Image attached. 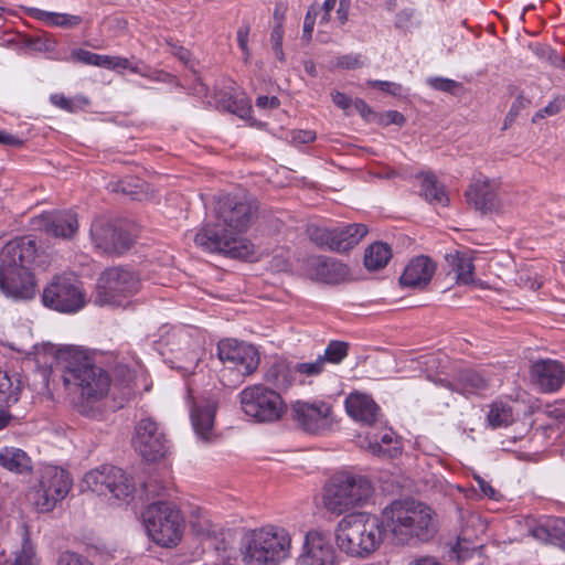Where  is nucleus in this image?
Instances as JSON below:
<instances>
[{"label": "nucleus", "mask_w": 565, "mask_h": 565, "mask_svg": "<svg viewBox=\"0 0 565 565\" xmlns=\"http://www.w3.org/2000/svg\"><path fill=\"white\" fill-rule=\"evenodd\" d=\"M214 222L205 223L194 236L198 247L231 258L246 259L254 245L242 237L254 221L256 206L239 194H222L214 203Z\"/></svg>", "instance_id": "f257e3e1"}, {"label": "nucleus", "mask_w": 565, "mask_h": 565, "mask_svg": "<svg viewBox=\"0 0 565 565\" xmlns=\"http://www.w3.org/2000/svg\"><path fill=\"white\" fill-rule=\"evenodd\" d=\"M54 359L62 372L61 377L73 407L84 416L94 417L98 403L110 387L108 373L77 347L58 348L54 352Z\"/></svg>", "instance_id": "f03ea898"}, {"label": "nucleus", "mask_w": 565, "mask_h": 565, "mask_svg": "<svg viewBox=\"0 0 565 565\" xmlns=\"http://www.w3.org/2000/svg\"><path fill=\"white\" fill-rule=\"evenodd\" d=\"M386 533L398 545L430 541L438 532L436 514L427 504L413 499L395 500L382 511Z\"/></svg>", "instance_id": "7ed1b4c3"}, {"label": "nucleus", "mask_w": 565, "mask_h": 565, "mask_svg": "<svg viewBox=\"0 0 565 565\" xmlns=\"http://www.w3.org/2000/svg\"><path fill=\"white\" fill-rule=\"evenodd\" d=\"M35 239L17 237L0 250V291L14 299H32L35 294Z\"/></svg>", "instance_id": "20e7f679"}, {"label": "nucleus", "mask_w": 565, "mask_h": 565, "mask_svg": "<svg viewBox=\"0 0 565 565\" xmlns=\"http://www.w3.org/2000/svg\"><path fill=\"white\" fill-rule=\"evenodd\" d=\"M385 533L382 515L351 513L337 524L335 542L348 556L366 558L381 546Z\"/></svg>", "instance_id": "39448f33"}, {"label": "nucleus", "mask_w": 565, "mask_h": 565, "mask_svg": "<svg viewBox=\"0 0 565 565\" xmlns=\"http://www.w3.org/2000/svg\"><path fill=\"white\" fill-rule=\"evenodd\" d=\"M373 492L374 488L366 477L335 473L323 487V505L330 513L340 515L362 507Z\"/></svg>", "instance_id": "423d86ee"}, {"label": "nucleus", "mask_w": 565, "mask_h": 565, "mask_svg": "<svg viewBox=\"0 0 565 565\" xmlns=\"http://www.w3.org/2000/svg\"><path fill=\"white\" fill-rule=\"evenodd\" d=\"M291 536L276 525L254 530L247 539L243 561L247 565H279L289 557Z\"/></svg>", "instance_id": "0eeeda50"}, {"label": "nucleus", "mask_w": 565, "mask_h": 565, "mask_svg": "<svg viewBox=\"0 0 565 565\" xmlns=\"http://www.w3.org/2000/svg\"><path fill=\"white\" fill-rule=\"evenodd\" d=\"M143 524L151 540L163 547L175 546L182 537L181 511L168 502H154L142 513Z\"/></svg>", "instance_id": "6e6552de"}, {"label": "nucleus", "mask_w": 565, "mask_h": 565, "mask_svg": "<svg viewBox=\"0 0 565 565\" xmlns=\"http://www.w3.org/2000/svg\"><path fill=\"white\" fill-rule=\"evenodd\" d=\"M140 288L136 273L122 267L105 269L98 277L92 301L98 307H118Z\"/></svg>", "instance_id": "1a4fd4ad"}, {"label": "nucleus", "mask_w": 565, "mask_h": 565, "mask_svg": "<svg viewBox=\"0 0 565 565\" xmlns=\"http://www.w3.org/2000/svg\"><path fill=\"white\" fill-rule=\"evenodd\" d=\"M243 412L257 422L273 423L281 418L286 405L279 393L263 384H255L239 393Z\"/></svg>", "instance_id": "9d476101"}, {"label": "nucleus", "mask_w": 565, "mask_h": 565, "mask_svg": "<svg viewBox=\"0 0 565 565\" xmlns=\"http://www.w3.org/2000/svg\"><path fill=\"white\" fill-rule=\"evenodd\" d=\"M83 484L98 495H110L117 500L127 501L132 498L135 482L122 469L104 465L88 471L83 478Z\"/></svg>", "instance_id": "9b49d317"}, {"label": "nucleus", "mask_w": 565, "mask_h": 565, "mask_svg": "<svg viewBox=\"0 0 565 565\" xmlns=\"http://www.w3.org/2000/svg\"><path fill=\"white\" fill-rule=\"evenodd\" d=\"M42 302L47 308L72 313L77 312L85 306L86 295L77 281L56 276L44 288Z\"/></svg>", "instance_id": "f8f14e48"}, {"label": "nucleus", "mask_w": 565, "mask_h": 565, "mask_svg": "<svg viewBox=\"0 0 565 565\" xmlns=\"http://www.w3.org/2000/svg\"><path fill=\"white\" fill-rule=\"evenodd\" d=\"M89 237L95 249L106 255H121L135 243V236L128 230L105 217L94 218Z\"/></svg>", "instance_id": "ddd939ff"}, {"label": "nucleus", "mask_w": 565, "mask_h": 565, "mask_svg": "<svg viewBox=\"0 0 565 565\" xmlns=\"http://www.w3.org/2000/svg\"><path fill=\"white\" fill-rule=\"evenodd\" d=\"M72 488V479L67 471L55 466L41 469L38 484V511L50 512L62 501Z\"/></svg>", "instance_id": "4468645a"}, {"label": "nucleus", "mask_w": 565, "mask_h": 565, "mask_svg": "<svg viewBox=\"0 0 565 565\" xmlns=\"http://www.w3.org/2000/svg\"><path fill=\"white\" fill-rule=\"evenodd\" d=\"M220 360L230 369H235L243 376L250 375L259 365L260 356L257 349L234 339L221 340L217 344Z\"/></svg>", "instance_id": "2eb2a0df"}, {"label": "nucleus", "mask_w": 565, "mask_h": 565, "mask_svg": "<svg viewBox=\"0 0 565 565\" xmlns=\"http://www.w3.org/2000/svg\"><path fill=\"white\" fill-rule=\"evenodd\" d=\"M132 445L147 461H157L168 450L164 433L151 418H143L137 424Z\"/></svg>", "instance_id": "dca6fc26"}, {"label": "nucleus", "mask_w": 565, "mask_h": 565, "mask_svg": "<svg viewBox=\"0 0 565 565\" xmlns=\"http://www.w3.org/2000/svg\"><path fill=\"white\" fill-rule=\"evenodd\" d=\"M291 417L309 434H320L332 425V408L324 402L297 401L291 405Z\"/></svg>", "instance_id": "f3484780"}, {"label": "nucleus", "mask_w": 565, "mask_h": 565, "mask_svg": "<svg viewBox=\"0 0 565 565\" xmlns=\"http://www.w3.org/2000/svg\"><path fill=\"white\" fill-rule=\"evenodd\" d=\"M499 183L479 173L475 175L465 193L468 204L482 214L498 212L502 202L499 196Z\"/></svg>", "instance_id": "a211bd4d"}, {"label": "nucleus", "mask_w": 565, "mask_h": 565, "mask_svg": "<svg viewBox=\"0 0 565 565\" xmlns=\"http://www.w3.org/2000/svg\"><path fill=\"white\" fill-rule=\"evenodd\" d=\"M38 231L54 238L71 239L78 231L77 215L68 210L41 212L38 215Z\"/></svg>", "instance_id": "6ab92c4d"}, {"label": "nucleus", "mask_w": 565, "mask_h": 565, "mask_svg": "<svg viewBox=\"0 0 565 565\" xmlns=\"http://www.w3.org/2000/svg\"><path fill=\"white\" fill-rule=\"evenodd\" d=\"M334 562L335 551L330 540L321 532L309 531L297 565H334Z\"/></svg>", "instance_id": "aec40b11"}, {"label": "nucleus", "mask_w": 565, "mask_h": 565, "mask_svg": "<svg viewBox=\"0 0 565 565\" xmlns=\"http://www.w3.org/2000/svg\"><path fill=\"white\" fill-rule=\"evenodd\" d=\"M532 382L542 393H555L565 384V365L557 360H540L531 366Z\"/></svg>", "instance_id": "412c9836"}, {"label": "nucleus", "mask_w": 565, "mask_h": 565, "mask_svg": "<svg viewBox=\"0 0 565 565\" xmlns=\"http://www.w3.org/2000/svg\"><path fill=\"white\" fill-rule=\"evenodd\" d=\"M345 409L350 417L366 426L374 425L381 415V408L375 401L362 393H351L345 398Z\"/></svg>", "instance_id": "4be33fe9"}, {"label": "nucleus", "mask_w": 565, "mask_h": 565, "mask_svg": "<svg viewBox=\"0 0 565 565\" xmlns=\"http://www.w3.org/2000/svg\"><path fill=\"white\" fill-rule=\"evenodd\" d=\"M440 385L461 395H473L486 391L489 386L488 380L482 373L472 369L458 371L451 381L439 380Z\"/></svg>", "instance_id": "5701e85b"}, {"label": "nucleus", "mask_w": 565, "mask_h": 565, "mask_svg": "<svg viewBox=\"0 0 565 565\" xmlns=\"http://www.w3.org/2000/svg\"><path fill=\"white\" fill-rule=\"evenodd\" d=\"M435 268V264L430 258L417 256L405 267L399 282L403 287L423 289L431 280Z\"/></svg>", "instance_id": "b1692460"}, {"label": "nucleus", "mask_w": 565, "mask_h": 565, "mask_svg": "<svg viewBox=\"0 0 565 565\" xmlns=\"http://www.w3.org/2000/svg\"><path fill=\"white\" fill-rule=\"evenodd\" d=\"M217 404L213 399H206L203 403H195L191 411V420L196 435L209 440L214 426V417Z\"/></svg>", "instance_id": "393cba45"}, {"label": "nucleus", "mask_w": 565, "mask_h": 565, "mask_svg": "<svg viewBox=\"0 0 565 565\" xmlns=\"http://www.w3.org/2000/svg\"><path fill=\"white\" fill-rule=\"evenodd\" d=\"M531 534L539 541L565 548V519L546 518L531 529Z\"/></svg>", "instance_id": "a878e982"}, {"label": "nucleus", "mask_w": 565, "mask_h": 565, "mask_svg": "<svg viewBox=\"0 0 565 565\" xmlns=\"http://www.w3.org/2000/svg\"><path fill=\"white\" fill-rule=\"evenodd\" d=\"M312 276L322 282L337 284L348 275V267L334 259L318 257L310 263Z\"/></svg>", "instance_id": "bb28decb"}, {"label": "nucleus", "mask_w": 565, "mask_h": 565, "mask_svg": "<svg viewBox=\"0 0 565 565\" xmlns=\"http://www.w3.org/2000/svg\"><path fill=\"white\" fill-rule=\"evenodd\" d=\"M366 234V225L360 223L335 227L332 250L347 252L358 245Z\"/></svg>", "instance_id": "cd10ccee"}, {"label": "nucleus", "mask_w": 565, "mask_h": 565, "mask_svg": "<svg viewBox=\"0 0 565 565\" xmlns=\"http://www.w3.org/2000/svg\"><path fill=\"white\" fill-rule=\"evenodd\" d=\"M24 382L20 374L0 370V407H11L21 397Z\"/></svg>", "instance_id": "c85d7f7f"}, {"label": "nucleus", "mask_w": 565, "mask_h": 565, "mask_svg": "<svg viewBox=\"0 0 565 565\" xmlns=\"http://www.w3.org/2000/svg\"><path fill=\"white\" fill-rule=\"evenodd\" d=\"M0 466L11 472L23 475L32 472L33 462L24 450L3 447L0 450Z\"/></svg>", "instance_id": "c756f323"}, {"label": "nucleus", "mask_w": 565, "mask_h": 565, "mask_svg": "<svg viewBox=\"0 0 565 565\" xmlns=\"http://www.w3.org/2000/svg\"><path fill=\"white\" fill-rule=\"evenodd\" d=\"M447 260L451 270L456 274V281L459 285H469L475 281L473 257L470 253L456 252L449 254Z\"/></svg>", "instance_id": "7c9ffc66"}, {"label": "nucleus", "mask_w": 565, "mask_h": 565, "mask_svg": "<svg viewBox=\"0 0 565 565\" xmlns=\"http://www.w3.org/2000/svg\"><path fill=\"white\" fill-rule=\"evenodd\" d=\"M264 379L277 390H287L296 380L294 365L284 361L275 362L266 370Z\"/></svg>", "instance_id": "2f4dec72"}, {"label": "nucleus", "mask_w": 565, "mask_h": 565, "mask_svg": "<svg viewBox=\"0 0 565 565\" xmlns=\"http://www.w3.org/2000/svg\"><path fill=\"white\" fill-rule=\"evenodd\" d=\"M487 531V524L481 519L480 514L468 512L461 515V526L459 536L460 540L466 542H480V536Z\"/></svg>", "instance_id": "473e14b6"}, {"label": "nucleus", "mask_w": 565, "mask_h": 565, "mask_svg": "<svg viewBox=\"0 0 565 565\" xmlns=\"http://www.w3.org/2000/svg\"><path fill=\"white\" fill-rule=\"evenodd\" d=\"M392 257L390 245L382 242L371 244L364 253V265L369 270H379L385 267Z\"/></svg>", "instance_id": "72a5a7b5"}, {"label": "nucleus", "mask_w": 565, "mask_h": 565, "mask_svg": "<svg viewBox=\"0 0 565 565\" xmlns=\"http://www.w3.org/2000/svg\"><path fill=\"white\" fill-rule=\"evenodd\" d=\"M420 194L431 204L447 205L448 196L433 173L423 174Z\"/></svg>", "instance_id": "f704fd0d"}, {"label": "nucleus", "mask_w": 565, "mask_h": 565, "mask_svg": "<svg viewBox=\"0 0 565 565\" xmlns=\"http://www.w3.org/2000/svg\"><path fill=\"white\" fill-rule=\"evenodd\" d=\"M487 420L492 428L508 427L514 422L512 407L502 402H493L490 405Z\"/></svg>", "instance_id": "c9c22d12"}, {"label": "nucleus", "mask_w": 565, "mask_h": 565, "mask_svg": "<svg viewBox=\"0 0 565 565\" xmlns=\"http://www.w3.org/2000/svg\"><path fill=\"white\" fill-rule=\"evenodd\" d=\"M41 20L50 26H60L64 29H73L79 25L83 21L82 17L67 14V13H56V12H47L44 10L38 9V21Z\"/></svg>", "instance_id": "e433bc0d"}, {"label": "nucleus", "mask_w": 565, "mask_h": 565, "mask_svg": "<svg viewBox=\"0 0 565 565\" xmlns=\"http://www.w3.org/2000/svg\"><path fill=\"white\" fill-rule=\"evenodd\" d=\"M218 100L222 103L224 109L228 113L235 114L239 118L248 119L253 113L252 105L244 97L242 98H233L232 96L227 97L226 93H220Z\"/></svg>", "instance_id": "4c0bfd02"}, {"label": "nucleus", "mask_w": 565, "mask_h": 565, "mask_svg": "<svg viewBox=\"0 0 565 565\" xmlns=\"http://www.w3.org/2000/svg\"><path fill=\"white\" fill-rule=\"evenodd\" d=\"M349 354V343L344 341L332 340L328 343L324 353L321 356L324 365L340 364Z\"/></svg>", "instance_id": "58836bf2"}, {"label": "nucleus", "mask_w": 565, "mask_h": 565, "mask_svg": "<svg viewBox=\"0 0 565 565\" xmlns=\"http://www.w3.org/2000/svg\"><path fill=\"white\" fill-rule=\"evenodd\" d=\"M310 239L319 247L332 250L334 228L310 226L308 228Z\"/></svg>", "instance_id": "ea45409f"}, {"label": "nucleus", "mask_w": 565, "mask_h": 565, "mask_svg": "<svg viewBox=\"0 0 565 565\" xmlns=\"http://www.w3.org/2000/svg\"><path fill=\"white\" fill-rule=\"evenodd\" d=\"M482 546L481 542H466L460 540L458 535L456 544L451 547V557H455L458 562H463L471 557L473 552Z\"/></svg>", "instance_id": "a19ab883"}, {"label": "nucleus", "mask_w": 565, "mask_h": 565, "mask_svg": "<svg viewBox=\"0 0 565 565\" xmlns=\"http://www.w3.org/2000/svg\"><path fill=\"white\" fill-rule=\"evenodd\" d=\"M72 56L75 61L83 64L104 67L106 55H100L84 49H78L72 52Z\"/></svg>", "instance_id": "79ce46f5"}, {"label": "nucleus", "mask_w": 565, "mask_h": 565, "mask_svg": "<svg viewBox=\"0 0 565 565\" xmlns=\"http://www.w3.org/2000/svg\"><path fill=\"white\" fill-rule=\"evenodd\" d=\"M295 374L300 373L306 376H317L324 370V363L319 355L313 362L297 363L294 365Z\"/></svg>", "instance_id": "37998d69"}, {"label": "nucleus", "mask_w": 565, "mask_h": 565, "mask_svg": "<svg viewBox=\"0 0 565 565\" xmlns=\"http://www.w3.org/2000/svg\"><path fill=\"white\" fill-rule=\"evenodd\" d=\"M427 83L434 89L446 93H454L457 88L460 87V83L445 77H429Z\"/></svg>", "instance_id": "c03bdc74"}, {"label": "nucleus", "mask_w": 565, "mask_h": 565, "mask_svg": "<svg viewBox=\"0 0 565 565\" xmlns=\"http://www.w3.org/2000/svg\"><path fill=\"white\" fill-rule=\"evenodd\" d=\"M335 66L343 70H356L363 66L360 54H345L337 57Z\"/></svg>", "instance_id": "a18cd8bd"}, {"label": "nucleus", "mask_w": 565, "mask_h": 565, "mask_svg": "<svg viewBox=\"0 0 565 565\" xmlns=\"http://www.w3.org/2000/svg\"><path fill=\"white\" fill-rule=\"evenodd\" d=\"M56 41L47 32L38 30V52L53 53L56 49Z\"/></svg>", "instance_id": "49530a36"}, {"label": "nucleus", "mask_w": 565, "mask_h": 565, "mask_svg": "<svg viewBox=\"0 0 565 565\" xmlns=\"http://www.w3.org/2000/svg\"><path fill=\"white\" fill-rule=\"evenodd\" d=\"M56 565H93V563L77 553L65 552L58 557Z\"/></svg>", "instance_id": "de8ad7c7"}, {"label": "nucleus", "mask_w": 565, "mask_h": 565, "mask_svg": "<svg viewBox=\"0 0 565 565\" xmlns=\"http://www.w3.org/2000/svg\"><path fill=\"white\" fill-rule=\"evenodd\" d=\"M291 142L295 145H303L313 142L317 135L313 130H292L290 131Z\"/></svg>", "instance_id": "09e8293b"}, {"label": "nucleus", "mask_w": 565, "mask_h": 565, "mask_svg": "<svg viewBox=\"0 0 565 565\" xmlns=\"http://www.w3.org/2000/svg\"><path fill=\"white\" fill-rule=\"evenodd\" d=\"M372 87L379 88L382 92L391 94L393 96H398L402 93V86L396 83L386 82V81H372L370 82Z\"/></svg>", "instance_id": "8fccbe9b"}, {"label": "nucleus", "mask_w": 565, "mask_h": 565, "mask_svg": "<svg viewBox=\"0 0 565 565\" xmlns=\"http://www.w3.org/2000/svg\"><path fill=\"white\" fill-rule=\"evenodd\" d=\"M104 67L108 70H128L130 61L126 57L106 55Z\"/></svg>", "instance_id": "3c124183"}, {"label": "nucleus", "mask_w": 565, "mask_h": 565, "mask_svg": "<svg viewBox=\"0 0 565 565\" xmlns=\"http://www.w3.org/2000/svg\"><path fill=\"white\" fill-rule=\"evenodd\" d=\"M562 107L563 100L556 98L553 102H551L547 106H545L543 109L539 110L535 114L533 121H535L536 118H544L545 116L556 115L561 111Z\"/></svg>", "instance_id": "603ef678"}, {"label": "nucleus", "mask_w": 565, "mask_h": 565, "mask_svg": "<svg viewBox=\"0 0 565 565\" xmlns=\"http://www.w3.org/2000/svg\"><path fill=\"white\" fill-rule=\"evenodd\" d=\"M248 34H249L248 25H243L237 30V43H238V46L242 50L246 60L249 56V50H248V45H247Z\"/></svg>", "instance_id": "864d4df0"}, {"label": "nucleus", "mask_w": 565, "mask_h": 565, "mask_svg": "<svg viewBox=\"0 0 565 565\" xmlns=\"http://www.w3.org/2000/svg\"><path fill=\"white\" fill-rule=\"evenodd\" d=\"M167 44L171 47V53L182 62L190 60V52L182 45L177 44L172 39L167 40Z\"/></svg>", "instance_id": "5fc2aeb1"}, {"label": "nucleus", "mask_w": 565, "mask_h": 565, "mask_svg": "<svg viewBox=\"0 0 565 565\" xmlns=\"http://www.w3.org/2000/svg\"><path fill=\"white\" fill-rule=\"evenodd\" d=\"M280 105L279 99L276 96L268 97L265 95L258 96L256 98V106L260 109H275Z\"/></svg>", "instance_id": "6e6d98bb"}, {"label": "nucleus", "mask_w": 565, "mask_h": 565, "mask_svg": "<svg viewBox=\"0 0 565 565\" xmlns=\"http://www.w3.org/2000/svg\"><path fill=\"white\" fill-rule=\"evenodd\" d=\"M332 102L341 109L347 110L352 105V99L341 92L332 94Z\"/></svg>", "instance_id": "4d7b16f0"}, {"label": "nucleus", "mask_w": 565, "mask_h": 565, "mask_svg": "<svg viewBox=\"0 0 565 565\" xmlns=\"http://www.w3.org/2000/svg\"><path fill=\"white\" fill-rule=\"evenodd\" d=\"M51 102L64 109V110H67V111H72L73 110V103L72 100L67 99L63 94H54L51 96Z\"/></svg>", "instance_id": "13d9d810"}, {"label": "nucleus", "mask_w": 565, "mask_h": 565, "mask_svg": "<svg viewBox=\"0 0 565 565\" xmlns=\"http://www.w3.org/2000/svg\"><path fill=\"white\" fill-rule=\"evenodd\" d=\"M350 0H340L339 8L337 10V18L341 25L345 24L349 19Z\"/></svg>", "instance_id": "bf43d9fd"}, {"label": "nucleus", "mask_w": 565, "mask_h": 565, "mask_svg": "<svg viewBox=\"0 0 565 565\" xmlns=\"http://www.w3.org/2000/svg\"><path fill=\"white\" fill-rule=\"evenodd\" d=\"M475 479H476L481 492L486 497H488L490 499H497V491L489 482L483 480L481 477H476Z\"/></svg>", "instance_id": "052dcab7"}, {"label": "nucleus", "mask_w": 565, "mask_h": 565, "mask_svg": "<svg viewBox=\"0 0 565 565\" xmlns=\"http://www.w3.org/2000/svg\"><path fill=\"white\" fill-rule=\"evenodd\" d=\"M282 39H284V29H282V23L279 22L273 28V31L270 34V41H271L273 46L281 45Z\"/></svg>", "instance_id": "680f3d73"}, {"label": "nucleus", "mask_w": 565, "mask_h": 565, "mask_svg": "<svg viewBox=\"0 0 565 565\" xmlns=\"http://www.w3.org/2000/svg\"><path fill=\"white\" fill-rule=\"evenodd\" d=\"M407 565H444L434 556H419L411 561Z\"/></svg>", "instance_id": "e2e57ef3"}, {"label": "nucleus", "mask_w": 565, "mask_h": 565, "mask_svg": "<svg viewBox=\"0 0 565 565\" xmlns=\"http://www.w3.org/2000/svg\"><path fill=\"white\" fill-rule=\"evenodd\" d=\"M353 106L356 111L365 119H367V117L372 114L370 106L363 99H355Z\"/></svg>", "instance_id": "0e129e2a"}, {"label": "nucleus", "mask_w": 565, "mask_h": 565, "mask_svg": "<svg viewBox=\"0 0 565 565\" xmlns=\"http://www.w3.org/2000/svg\"><path fill=\"white\" fill-rule=\"evenodd\" d=\"M525 103H527V100H526V99H524L522 96H519V97L513 102V104H512V106H511V108H510V111H509V114H508V116H507V119H508V118H511V119H512L513 117H515V116L519 114L520 109H521L522 107H524Z\"/></svg>", "instance_id": "69168bd1"}, {"label": "nucleus", "mask_w": 565, "mask_h": 565, "mask_svg": "<svg viewBox=\"0 0 565 565\" xmlns=\"http://www.w3.org/2000/svg\"><path fill=\"white\" fill-rule=\"evenodd\" d=\"M113 191L121 192L127 195H132L135 193V191L131 189L130 182H128L127 180H120L119 182H117L113 188Z\"/></svg>", "instance_id": "338daca9"}, {"label": "nucleus", "mask_w": 565, "mask_h": 565, "mask_svg": "<svg viewBox=\"0 0 565 565\" xmlns=\"http://www.w3.org/2000/svg\"><path fill=\"white\" fill-rule=\"evenodd\" d=\"M9 408L10 407H0V430L4 429L13 419Z\"/></svg>", "instance_id": "774afa93"}]
</instances>
